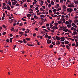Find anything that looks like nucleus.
Wrapping results in <instances>:
<instances>
[{"label": "nucleus", "mask_w": 78, "mask_h": 78, "mask_svg": "<svg viewBox=\"0 0 78 78\" xmlns=\"http://www.w3.org/2000/svg\"><path fill=\"white\" fill-rule=\"evenodd\" d=\"M54 24L55 25H56V26H57L58 25V23H54Z\"/></svg>", "instance_id": "50"}, {"label": "nucleus", "mask_w": 78, "mask_h": 78, "mask_svg": "<svg viewBox=\"0 0 78 78\" xmlns=\"http://www.w3.org/2000/svg\"><path fill=\"white\" fill-rule=\"evenodd\" d=\"M51 5H53L55 4V3H54V2H53V1H52L51 2Z\"/></svg>", "instance_id": "11"}, {"label": "nucleus", "mask_w": 78, "mask_h": 78, "mask_svg": "<svg viewBox=\"0 0 78 78\" xmlns=\"http://www.w3.org/2000/svg\"><path fill=\"white\" fill-rule=\"evenodd\" d=\"M41 20H42V21H43L44 20V18H42V17L41 18Z\"/></svg>", "instance_id": "38"}, {"label": "nucleus", "mask_w": 78, "mask_h": 78, "mask_svg": "<svg viewBox=\"0 0 78 78\" xmlns=\"http://www.w3.org/2000/svg\"><path fill=\"white\" fill-rule=\"evenodd\" d=\"M53 39L54 40V41H56V38H55V37H52Z\"/></svg>", "instance_id": "34"}, {"label": "nucleus", "mask_w": 78, "mask_h": 78, "mask_svg": "<svg viewBox=\"0 0 78 78\" xmlns=\"http://www.w3.org/2000/svg\"><path fill=\"white\" fill-rule=\"evenodd\" d=\"M58 23L59 25H60V24H61V21H58Z\"/></svg>", "instance_id": "37"}, {"label": "nucleus", "mask_w": 78, "mask_h": 78, "mask_svg": "<svg viewBox=\"0 0 78 78\" xmlns=\"http://www.w3.org/2000/svg\"><path fill=\"white\" fill-rule=\"evenodd\" d=\"M39 9V8H38V7H37L35 8V9L36 10H38V9Z\"/></svg>", "instance_id": "48"}, {"label": "nucleus", "mask_w": 78, "mask_h": 78, "mask_svg": "<svg viewBox=\"0 0 78 78\" xmlns=\"http://www.w3.org/2000/svg\"><path fill=\"white\" fill-rule=\"evenodd\" d=\"M20 6V4L17 3L16 4V6Z\"/></svg>", "instance_id": "33"}, {"label": "nucleus", "mask_w": 78, "mask_h": 78, "mask_svg": "<svg viewBox=\"0 0 78 78\" xmlns=\"http://www.w3.org/2000/svg\"><path fill=\"white\" fill-rule=\"evenodd\" d=\"M68 7L69 8H72V7H74V5L73 4L68 5Z\"/></svg>", "instance_id": "2"}, {"label": "nucleus", "mask_w": 78, "mask_h": 78, "mask_svg": "<svg viewBox=\"0 0 78 78\" xmlns=\"http://www.w3.org/2000/svg\"><path fill=\"white\" fill-rule=\"evenodd\" d=\"M22 25H23V24L22 23H20V27H21V26H22Z\"/></svg>", "instance_id": "42"}, {"label": "nucleus", "mask_w": 78, "mask_h": 78, "mask_svg": "<svg viewBox=\"0 0 78 78\" xmlns=\"http://www.w3.org/2000/svg\"><path fill=\"white\" fill-rule=\"evenodd\" d=\"M12 5H16V4H15V2H12Z\"/></svg>", "instance_id": "24"}, {"label": "nucleus", "mask_w": 78, "mask_h": 78, "mask_svg": "<svg viewBox=\"0 0 78 78\" xmlns=\"http://www.w3.org/2000/svg\"><path fill=\"white\" fill-rule=\"evenodd\" d=\"M53 25L51 24H50V28H52V27H53Z\"/></svg>", "instance_id": "26"}, {"label": "nucleus", "mask_w": 78, "mask_h": 78, "mask_svg": "<svg viewBox=\"0 0 78 78\" xmlns=\"http://www.w3.org/2000/svg\"><path fill=\"white\" fill-rule=\"evenodd\" d=\"M40 17H44V15H41L40 16Z\"/></svg>", "instance_id": "60"}, {"label": "nucleus", "mask_w": 78, "mask_h": 78, "mask_svg": "<svg viewBox=\"0 0 78 78\" xmlns=\"http://www.w3.org/2000/svg\"><path fill=\"white\" fill-rule=\"evenodd\" d=\"M53 45L52 44H51L49 46V47H50V48H53Z\"/></svg>", "instance_id": "19"}, {"label": "nucleus", "mask_w": 78, "mask_h": 78, "mask_svg": "<svg viewBox=\"0 0 78 78\" xmlns=\"http://www.w3.org/2000/svg\"><path fill=\"white\" fill-rule=\"evenodd\" d=\"M67 31H68V29H66L65 30V32L66 33V32H67Z\"/></svg>", "instance_id": "46"}, {"label": "nucleus", "mask_w": 78, "mask_h": 78, "mask_svg": "<svg viewBox=\"0 0 78 78\" xmlns=\"http://www.w3.org/2000/svg\"><path fill=\"white\" fill-rule=\"evenodd\" d=\"M23 30V31H25V28H23L22 27L21 28V29H20V30Z\"/></svg>", "instance_id": "21"}, {"label": "nucleus", "mask_w": 78, "mask_h": 78, "mask_svg": "<svg viewBox=\"0 0 78 78\" xmlns=\"http://www.w3.org/2000/svg\"><path fill=\"white\" fill-rule=\"evenodd\" d=\"M45 38H47V37H48V35L47 34H46L45 36Z\"/></svg>", "instance_id": "18"}, {"label": "nucleus", "mask_w": 78, "mask_h": 78, "mask_svg": "<svg viewBox=\"0 0 78 78\" xmlns=\"http://www.w3.org/2000/svg\"><path fill=\"white\" fill-rule=\"evenodd\" d=\"M16 23H15L13 24V27H14V26H16Z\"/></svg>", "instance_id": "58"}, {"label": "nucleus", "mask_w": 78, "mask_h": 78, "mask_svg": "<svg viewBox=\"0 0 78 78\" xmlns=\"http://www.w3.org/2000/svg\"><path fill=\"white\" fill-rule=\"evenodd\" d=\"M8 4L9 5H10V6H11V2H8Z\"/></svg>", "instance_id": "25"}, {"label": "nucleus", "mask_w": 78, "mask_h": 78, "mask_svg": "<svg viewBox=\"0 0 78 78\" xmlns=\"http://www.w3.org/2000/svg\"><path fill=\"white\" fill-rule=\"evenodd\" d=\"M2 27H3V28H6V26H5V25H2Z\"/></svg>", "instance_id": "35"}, {"label": "nucleus", "mask_w": 78, "mask_h": 78, "mask_svg": "<svg viewBox=\"0 0 78 78\" xmlns=\"http://www.w3.org/2000/svg\"><path fill=\"white\" fill-rule=\"evenodd\" d=\"M23 43H24V44H26L27 42L26 41H23Z\"/></svg>", "instance_id": "45"}, {"label": "nucleus", "mask_w": 78, "mask_h": 78, "mask_svg": "<svg viewBox=\"0 0 78 78\" xmlns=\"http://www.w3.org/2000/svg\"><path fill=\"white\" fill-rule=\"evenodd\" d=\"M19 34H21V36H23V35H24L23 33V32H19Z\"/></svg>", "instance_id": "6"}, {"label": "nucleus", "mask_w": 78, "mask_h": 78, "mask_svg": "<svg viewBox=\"0 0 78 78\" xmlns=\"http://www.w3.org/2000/svg\"><path fill=\"white\" fill-rule=\"evenodd\" d=\"M26 39L27 40V41H29V40H30V38H26Z\"/></svg>", "instance_id": "29"}, {"label": "nucleus", "mask_w": 78, "mask_h": 78, "mask_svg": "<svg viewBox=\"0 0 78 78\" xmlns=\"http://www.w3.org/2000/svg\"><path fill=\"white\" fill-rule=\"evenodd\" d=\"M72 21L71 20L69 22V24L71 25V24L72 23Z\"/></svg>", "instance_id": "43"}, {"label": "nucleus", "mask_w": 78, "mask_h": 78, "mask_svg": "<svg viewBox=\"0 0 78 78\" xmlns=\"http://www.w3.org/2000/svg\"><path fill=\"white\" fill-rule=\"evenodd\" d=\"M18 42H20L21 43H23V41L19 40Z\"/></svg>", "instance_id": "27"}, {"label": "nucleus", "mask_w": 78, "mask_h": 78, "mask_svg": "<svg viewBox=\"0 0 78 78\" xmlns=\"http://www.w3.org/2000/svg\"><path fill=\"white\" fill-rule=\"evenodd\" d=\"M73 34H78V33H77L75 31L73 32Z\"/></svg>", "instance_id": "22"}, {"label": "nucleus", "mask_w": 78, "mask_h": 78, "mask_svg": "<svg viewBox=\"0 0 78 78\" xmlns=\"http://www.w3.org/2000/svg\"><path fill=\"white\" fill-rule=\"evenodd\" d=\"M74 22L75 23H76V22H78V20H75L74 21Z\"/></svg>", "instance_id": "15"}, {"label": "nucleus", "mask_w": 78, "mask_h": 78, "mask_svg": "<svg viewBox=\"0 0 78 78\" xmlns=\"http://www.w3.org/2000/svg\"><path fill=\"white\" fill-rule=\"evenodd\" d=\"M5 34H6V32H4L2 34V35H3V36H5Z\"/></svg>", "instance_id": "30"}, {"label": "nucleus", "mask_w": 78, "mask_h": 78, "mask_svg": "<svg viewBox=\"0 0 78 78\" xmlns=\"http://www.w3.org/2000/svg\"><path fill=\"white\" fill-rule=\"evenodd\" d=\"M60 21H61L62 20V21H65V20H66L65 19H64V18H62L60 20Z\"/></svg>", "instance_id": "8"}, {"label": "nucleus", "mask_w": 78, "mask_h": 78, "mask_svg": "<svg viewBox=\"0 0 78 78\" xmlns=\"http://www.w3.org/2000/svg\"><path fill=\"white\" fill-rule=\"evenodd\" d=\"M48 39H51V36H48Z\"/></svg>", "instance_id": "53"}, {"label": "nucleus", "mask_w": 78, "mask_h": 78, "mask_svg": "<svg viewBox=\"0 0 78 78\" xmlns=\"http://www.w3.org/2000/svg\"><path fill=\"white\" fill-rule=\"evenodd\" d=\"M36 36V34H33V36H34V37H35V36Z\"/></svg>", "instance_id": "28"}, {"label": "nucleus", "mask_w": 78, "mask_h": 78, "mask_svg": "<svg viewBox=\"0 0 78 78\" xmlns=\"http://www.w3.org/2000/svg\"><path fill=\"white\" fill-rule=\"evenodd\" d=\"M21 20H22L23 21H24L25 22H26L27 21L26 20H25V19H24L23 18H22L21 19Z\"/></svg>", "instance_id": "20"}, {"label": "nucleus", "mask_w": 78, "mask_h": 78, "mask_svg": "<svg viewBox=\"0 0 78 78\" xmlns=\"http://www.w3.org/2000/svg\"><path fill=\"white\" fill-rule=\"evenodd\" d=\"M37 15H40V14H42V13L40 12L38 13H37Z\"/></svg>", "instance_id": "32"}, {"label": "nucleus", "mask_w": 78, "mask_h": 78, "mask_svg": "<svg viewBox=\"0 0 78 78\" xmlns=\"http://www.w3.org/2000/svg\"><path fill=\"white\" fill-rule=\"evenodd\" d=\"M69 23V22L68 21H67L65 22V24H66V25H68Z\"/></svg>", "instance_id": "13"}, {"label": "nucleus", "mask_w": 78, "mask_h": 78, "mask_svg": "<svg viewBox=\"0 0 78 78\" xmlns=\"http://www.w3.org/2000/svg\"><path fill=\"white\" fill-rule=\"evenodd\" d=\"M33 5H31L30 6V8H33Z\"/></svg>", "instance_id": "41"}, {"label": "nucleus", "mask_w": 78, "mask_h": 78, "mask_svg": "<svg viewBox=\"0 0 78 78\" xmlns=\"http://www.w3.org/2000/svg\"><path fill=\"white\" fill-rule=\"evenodd\" d=\"M57 42H58L57 43H58V45H59L61 44V43L59 42V41H57Z\"/></svg>", "instance_id": "31"}, {"label": "nucleus", "mask_w": 78, "mask_h": 78, "mask_svg": "<svg viewBox=\"0 0 78 78\" xmlns=\"http://www.w3.org/2000/svg\"><path fill=\"white\" fill-rule=\"evenodd\" d=\"M7 10H8L9 11H10V9H11V8L10 7H9L7 9Z\"/></svg>", "instance_id": "36"}, {"label": "nucleus", "mask_w": 78, "mask_h": 78, "mask_svg": "<svg viewBox=\"0 0 78 78\" xmlns=\"http://www.w3.org/2000/svg\"><path fill=\"white\" fill-rule=\"evenodd\" d=\"M6 42H9V40L8 39H7L6 40Z\"/></svg>", "instance_id": "61"}, {"label": "nucleus", "mask_w": 78, "mask_h": 78, "mask_svg": "<svg viewBox=\"0 0 78 78\" xmlns=\"http://www.w3.org/2000/svg\"><path fill=\"white\" fill-rule=\"evenodd\" d=\"M47 44H50L51 42V40L49 39H48L47 40Z\"/></svg>", "instance_id": "3"}, {"label": "nucleus", "mask_w": 78, "mask_h": 78, "mask_svg": "<svg viewBox=\"0 0 78 78\" xmlns=\"http://www.w3.org/2000/svg\"><path fill=\"white\" fill-rule=\"evenodd\" d=\"M49 25H50V24H47L46 25V27H49Z\"/></svg>", "instance_id": "52"}, {"label": "nucleus", "mask_w": 78, "mask_h": 78, "mask_svg": "<svg viewBox=\"0 0 78 78\" xmlns=\"http://www.w3.org/2000/svg\"><path fill=\"white\" fill-rule=\"evenodd\" d=\"M55 38L57 40H60V37H59L57 36H56Z\"/></svg>", "instance_id": "5"}, {"label": "nucleus", "mask_w": 78, "mask_h": 78, "mask_svg": "<svg viewBox=\"0 0 78 78\" xmlns=\"http://www.w3.org/2000/svg\"><path fill=\"white\" fill-rule=\"evenodd\" d=\"M14 20H15L14 19H12L11 20V22H14Z\"/></svg>", "instance_id": "55"}, {"label": "nucleus", "mask_w": 78, "mask_h": 78, "mask_svg": "<svg viewBox=\"0 0 78 78\" xmlns=\"http://www.w3.org/2000/svg\"><path fill=\"white\" fill-rule=\"evenodd\" d=\"M2 4H3V6H6V3H3Z\"/></svg>", "instance_id": "49"}, {"label": "nucleus", "mask_w": 78, "mask_h": 78, "mask_svg": "<svg viewBox=\"0 0 78 78\" xmlns=\"http://www.w3.org/2000/svg\"><path fill=\"white\" fill-rule=\"evenodd\" d=\"M78 16H75L74 17V18L76 19H78Z\"/></svg>", "instance_id": "64"}, {"label": "nucleus", "mask_w": 78, "mask_h": 78, "mask_svg": "<svg viewBox=\"0 0 78 78\" xmlns=\"http://www.w3.org/2000/svg\"><path fill=\"white\" fill-rule=\"evenodd\" d=\"M65 44H69V42L68 41H64Z\"/></svg>", "instance_id": "4"}, {"label": "nucleus", "mask_w": 78, "mask_h": 78, "mask_svg": "<svg viewBox=\"0 0 78 78\" xmlns=\"http://www.w3.org/2000/svg\"><path fill=\"white\" fill-rule=\"evenodd\" d=\"M51 31L52 32V33H54V32H55V30H51Z\"/></svg>", "instance_id": "40"}, {"label": "nucleus", "mask_w": 78, "mask_h": 78, "mask_svg": "<svg viewBox=\"0 0 78 78\" xmlns=\"http://www.w3.org/2000/svg\"><path fill=\"white\" fill-rule=\"evenodd\" d=\"M66 47L67 48V50H70V48H69V45H66Z\"/></svg>", "instance_id": "9"}, {"label": "nucleus", "mask_w": 78, "mask_h": 78, "mask_svg": "<svg viewBox=\"0 0 78 78\" xmlns=\"http://www.w3.org/2000/svg\"><path fill=\"white\" fill-rule=\"evenodd\" d=\"M67 26L68 28H71V25L70 24H68Z\"/></svg>", "instance_id": "17"}, {"label": "nucleus", "mask_w": 78, "mask_h": 78, "mask_svg": "<svg viewBox=\"0 0 78 78\" xmlns=\"http://www.w3.org/2000/svg\"><path fill=\"white\" fill-rule=\"evenodd\" d=\"M41 3L42 4H44V1L42 0L41 1Z\"/></svg>", "instance_id": "54"}, {"label": "nucleus", "mask_w": 78, "mask_h": 78, "mask_svg": "<svg viewBox=\"0 0 78 78\" xmlns=\"http://www.w3.org/2000/svg\"><path fill=\"white\" fill-rule=\"evenodd\" d=\"M59 10H61V8H59L58 9H57L56 10L57 11H59Z\"/></svg>", "instance_id": "12"}, {"label": "nucleus", "mask_w": 78, "mask_h": 78, "mask_svg": "<svg viewBox=\"0 0 78 78\" xmlns=\"http://www.w3.org/2000/svg\"><path fill=\"white\" fill-rule=\"evenodd\" d=\"M53 12L52 11H51V10H49V12H51H51Z\"/></svg>", "instance_id": "63"}, {"label": "nucleus", "mask_w": 78, "mask_h": 78, "mask_svg": "<svg viewBox=\"0 0 78 78\" xmlns=\"http://www.w3.org/2000/svg\"><path fill=\"white\" fill-rule=\"evenodd\" d=\"M60 39L61 40H65V37H61Z\"/></svg>", "instance_id": "7"}, {"label": "nucleus", "mask_w": 78, "mask_h": 78, "mask_svg": "<svg viewBox=\"0 0 78 78\" xmlns=\"http://www.w3.org/2000/svg\"><path fill=\"white\" fill-rule=\"evenodd\" d=\"M42 7L44 9H45V7L44 6H42Z\"/></svg>", "instance_id": "62"}, {"label": "nucleus", "mask_w": 78, "mask_h": 78, "mask_svg": "<svg viewBox=\"0 0 78 78\" xmlns=\"http://www.w3.org/2000/svg\"><path fill=\"white\" fill-rule=\"evenodd\" d=\"M51 30H54L55 29V26H53L51 28Z\"/></svg>", "instance_id": "14"}, {"label": "nucleus", "mask_w": 78, "mask_h": 78, "mask_svg": "<svg viewBox=\"0 0 78 78\" xmlns=\"http://www.w3.org/2000/svg\"><path fill=\"white\" fill-rule=\"evenodd\" d=\"M60 1V3H64L63 0H61Z\"/></svg>", "instance_id": "39"}, {"label": "nucleus", "mask_w": 78, "mask_h": 78, "mask_svg": "<svg viewBox=\"0 0 78 78\" xmlns=\"http://www.w3.org/2000/svg\"><path fill=\"white\" fill-rule=\"evenodd\" d=\"M52 44H53V45H55V44L54 43H53V42H52L51 43Z\"/></svg>", "instance_id": "56"}, {"label": "nucleus", "mask_w": 78, "mask_h": 78, "mask_svg": "<svg viewBox=\"0 0 78 78\" xmlns=\"http://www.w3.org/2000/svg\"><path fill=\"white\" fill-rule=\"evenodd\" d=\"M74 3L75 5H77V4H78V1L77 0L76 1L74 2Z\"/></svg>", "instance_id": "16"}, {"label": "nucleus", "mask_w": 78, "mask_h": 78, "mask_svg": "<svg viewBox=\"0 0 78 78\" xmlns=\"http://www.w3.org/2000/svg\"><path fill=\"white\" fill-rule=\"evenodd\" d=\"M41 33L42 34H43V33H45V31H41Z\"/></svg>", "instance_id": "59"}, {"label": "nucleus", "mask_w": 78, "mask_h": 78, "mask_svg": "<svg viewBox=\"0 0 78 78\" xmlns=\"http://www.w3.org/2000/svg\"><path fill=\"white\" fill-rule=\"evenodd\" d=\"M27 17H28L29 18L30 17H31V14H28L27 15Z\"/></svg>", "instance_id": "10"}, {"label": "nucleus", "mask_w": 78, "mask_h": 78, "mask_svg": "<svg viewBox=\"0 0 78 78\" xmlns=\"http://www.w3.org/2000/svg\"><path fill=\"white\" fill-rule=\"evenodd\" d=\"M47 2H48V3H50V1H49V0H47Z\"/></svg>", "instance_id": "57"}, {"label": "nucleus", "mask_w": 78, "mask_h": 78, "mask_svg": "<svg viewBox=\"0 0 78 78\" xmlns=\"http://www.w3.org/2000/svg\"><path fill=\"white\" fill-rule=\"evenodd\" d=\"M69 39H70V40H72V41H75V39H72V38H69Z\"/></svg>", "instance_id": "44"}, {"label": "nucleus", "mask_w": 78, "mask_h": 78, "mask_svg": "<svg viewBox=\"0 0 78 78\" xmlns=\"http://www.w3.org/2000/svg\"><path fill=\"white\" fill-rule=\"evenodd\" d=\"M63 9H66V5H63Z\"/></svg>", "instance_id": "23"}, {"label": "nucleus", "mask_w": 78, "mask_h": 78, "mask_svg": "<svg viewBox=\"0 0 78 78\" xmlns=\"http://www.w3.org/2000/svg\"><path fill=\"white\" fill-rule=\"evenodd\" d=\"M72 46H75V44L73 43L72 44Z\"/></svg>", "instance_id": "47"}, {"label": "nucleus", "mask_w": 78, "mask_h": 78, "mask_svg": "<svg viewBox=\"0 0 78 78\" xmlns=\"http://www.w3.org/2000/svg\"><path fill=\"white\" fill-rule=\"evenodd\" d=\"M67 11L68 12H72L73 11V9H72L71 8H69L67 9Z\"/></svg>", "instance_id": "1"}, {"label": "nucleus", "mask_w": 78, "mask_h": 78, "mask_svg": "<svg viewBox=\"0 0 78 78\" xmlns=\"http://www.w3.org/2000/svg\"><path fill=\"white\" fill-rule=\"evenodd\" d=\"M24 7H27V4H24Z\"/></svg>", "instance_id": "51"}]
</instances>
